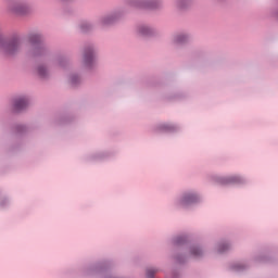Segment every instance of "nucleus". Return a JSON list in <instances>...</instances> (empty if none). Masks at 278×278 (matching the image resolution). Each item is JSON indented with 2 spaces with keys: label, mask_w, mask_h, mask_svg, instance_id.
I'll return each mask as SVG.
<instances>
[{
  "label": "nucleus",
  "mask_w": 278,
  "mask_h": 278,
  "mask_svg": "<svg viewBox=\"0 0 278 278\" xmlns=\"http://www.w3.org/2000/svg\"><path fill=\"white\" fill-rule=\"evenodd\" d=\"M22 45L23 38H21V35L14 34L10 37H4L0 33V51L3 52L4 55L14 58V55L21 51Z\"/></svg>",
  "instance_id": "nucleus-1"
},
{
  "label": "nucleus",
  "mask_w": 278,
  "mask_h": 278,
  "mask_svg": "<svg viewBox=\"0 0 278 278\" xmlns=\"http://www.w3.org/2000/svg\"><path fill=\"white\" fill-rule=\"evenodd\" d=\"M28 42L31 46L33 58H45L49 53V48L45 43V37L39 33H30L28 35Z\"/></svg>",
  "instance_id": "nucleus-2"
},
{
  "label": "nucleus",
  "mask_w": 278,
  "mask_h": 278,
  "mask_svg": "<svg viewBox=\"0 0 278 278\" xmlns=\"http://www.w3.org/2000/svg\"><path fill=\"white\" fill-rule=\"evenodd\" d=\"M131 8H138L139 10H160L162 8L161 0H127Z\"/></svg>",
  "instance_id": "nucleus-3"
},
{
  "label": "nucleus",
  "mask_w": 278,
  "mask_h": 278,
  "mask_svg": "<svg viewBox=\"0 0 278 278\" xmlns=\"http://www.w3.org/2000/svg\"><path fill=\"white\" fill-rule=\"evenodd\" d=\"M213 181L219 186H242L247 184V180L242 176H213Z\"/></svg>",
  "instance_id": "nucleus-4"
},
{
  "label": "nucleus",
  "mask_w": 278,
  "mask_h": 278,
  "mask_svg": "<svg viewBox=\"0 0 278 278\" xmlns=\"http://www.w3.org/2000/svg\"><path fill=\"white\" fill-rule=\"evenodd\" d=\"M97 58V52L94 51V46L89 45L85 47L83 62L84 66L89 71H92L94 67V60Z\"/></svg>",
  "instance_id": "nucleus-5"
},
{
  "label": "nucleus",
  "mask_w": 278,
  "mask_h": 278,
  "mask_svg": "<svg viewBox=\"0 0 278 278\" xmlns=\"http://www.w3.org/2000/svg\"><path fill=\"white\" fill-rule=\"evenodd\" d=\"M201 203V195L197 192H185L179 200V205L182 207H190V205H197Z\"/></svg>",
  "instance_id": "nucleus-6"
},
{
  "label": "nucleus",
  "mask_w": 278,
  "mask_h": 278,
  "mask_svg": "<svg viewBox=\"0 0 278 278\" xmlns=\"http://www.w3.org/2000/svg\"><path fill=\"white\" fill-rule=\"evenodd\" d=\"M9 10L13 13L16 14L17 16H25V14H29V5L26 3H15L11 4L9 7Z\"/></svg>",
  "instance_id": "nucleus-7"
},
{
  "label": "nucleus",
  "mask_w": 278,
  "mask_h": 278,
  "mask_svg": "<svg viewBox=\"0 0 278 278\" xmlns=\"http://www.w3.org/2000/svg\"><path fill=\"white\" fill-rule=\"evenodd\" d=\"M28 106H29V98L27 97L17 98L13 102L14 112H23V110H27Z\"/></svg>",
  "instance_id": "nucleus-8"
},
{
  "label": "nucleus",
  "mask_w": 278,
  "mask_h": 278,
  "mask_svg": "<svg viewBox=\"0 0 278 278\" xmlns=\"http://www.w3.org/2000/svg\"><path fill=\"white\" fill-rule=\"evenodd\" d=\"M156 131H161L162 134H175L176 131H179V126L175 124L163 123L156 126Z\"/></svg>",
  "instance_id": "nucleus-9"
},
{
  "label": "nucleus",
  "mask_w": 278,
  "mask_h": 278,
  "mask_svg": "<svg viewBox=\"0 0 278 278\" xmlns=\"http://www.w3.org/2000/svg\"><path fill=\"white\" fill-rule=\"evenodd\" d=\"M137 31L139 36H142L143 38H153V36H155V29L147 25H139Z\"/></svg>",
  "instance_id": "nucleus-10"
},
{
  "label": "nucleus",
  "mask_w": 278,
  "mask_h": 278,
  "mask_svg": "<svg viewBox=\"0 0 278 278\" xmlns=\"http://www.w3.org/2000/svg\"><path fill=\"white\" fill-rule=\"evenodd\" d=\"M118 18H121V13H113L111 15L102 17L100 23L103 26L114 25V23H116V21H118Z\"/></svg>",
  "instance_id": "nucleus-11"
},
{
  "label": "nucleus",
  "mask_w": 278,
  "mask_h": 278,
  "mask_svg": "<svg viewBox=\"0 0 278 278\" xmlns=\"http://www.w3.org/2000/svg\"><path fill=\"white\" fill-rule=\"evenodd\" d=\"M190 242V237L188 236H178L173 239L174 247H186Z\"/></svg>",
  "instance_id": "nucleus-12"
},
{
  "label": "nucleus",
  "mask_w": 278,
  "mask_h": 278,
  "mask_svg": "<svg viewBox=\"0 0 278 278\" xmlns=\"http://www.w3.org/2000/svg\"><path fill=\"white\" fill-rule=\"evenodd\" d=\"M190 42V36L186 34H178L174 37V45H188Z\"/></svg>",
  "instance_id": "nucleus-13"
},
{
  "label": "nucleus",
  "mask_w": 278,
  "mask_h": 278,
  "mask_svg": "<svg viewBox=\"0 0 278 278\" xmlns=\"http://www.w3.org/2000/svg\"><path fill=\"white\" fill-rule=\"evenodd\" d=\"M190 255L195 260H199L203 255V248L201 245H191L190 247Z\"/></svg>",
  "instance_id": "nucleus-14"
},
{
  "label": "nucleus",
  "mask_w": 278,
  "mask_h": 278,
  "mask_svg": "<svg viewBox=\"0 0 278 278\" xmlns=\"http://www.w3.org/2000/svg\"><path fill=\"white\" fill-rule=\"evenodd\" d=\"M176 5L178 10H188L192 5L191 0H176Z\"/></svg>",
  "instance_id": "nucleus-15"
},
{
  "label": "nucleus",
  "mask_w": 278,
  "mask_h": 278,
  "mask_svg": "<svg viewBox=\"0 0 278 278\" xmlns=\"http://www.w3.org/2000/svg\"><path fill=\"white\" fill-rule=\"evenodd\" d=\"M247 268H249V266L242 263H235L230 265V270H235V273H243Z\"/></svg>",
  "instance_id": "nucleus-16"
},
{
  "label": "nucleus",
  "mask_w": 278,
  "mask_h": 278,
  "mask_svg": "<svg viewBox=\"0 0 278 278\" xmlns=\"http://www.w3.org/2000/svg\"><path fill=\"white\" fill-rule=\"evenodd\" d=\"M229 249H231V244L227 241L219 242L217 244V252L218 253H227V251H229Z\"/></svg>",
  "instance_id": "nucleus-17"
},
{
  "label": "nucleus",
  "mask_w": 278,
  "mask_h": 278,
  "mask_svg": "<svg viewBox=\"0 0 278 278\" xmlns=\"http://www.w3.org/2000/svg\"><path fill=\"white\" fill-rule=\"evenodd\" d=\"M37 74L40 79H47V77H49V71L45 67V65H39L37 67Z\"/></svg>",
  "instance_id": "nucleus-18"
},
{
  "label": "nucleus",
  "mask_w": 278,
  "mask_h": 278,
  "mask_svg": "<svg viewBox=\"0 0 278 278\" xmlns=\"http://www.w3.org/2000/svg\"><path fill=\"white\" fill-rule=\"evenodd\" d=\"M79 27L83 34H88V31H92L94 26H92V24H90L89 22H81Z\"/></svg>",
  "instance_id": "nucleus-19"
},
{
  "label": "nucleus",
  "mask_w": 278,
  "mask_h": 278,
  "mask_svg": "<svg viewBox=\"0 0 278 278\" xmlns=\"http://www.w3.org/2000/svg\"><path fill=\"white\" fill-rule=\"evenodd\" d=\"M70 84L71 86L77 87L79 84H81V78L77 74H72L70 76Z\"/></svg>",
  "instance_id": "nucleus-20"
},
{
  "label": "nucleus",
  "mask_w": 278,
  "mask_h": 278,
  "mask_svg": "<svg viewBox=\"0 0 278 278\" xmlns=\"http://www.w3.org/2000/svg\"><path fill=\"white\" fill-rule=\"evenodd\" d=\"M14 131L18 136H23V134H27V126H25V125H15L14 126Z\"/></svg>",
  "instance_id": "nucleus-21"
},
{
  "label": "nucleus",
  "mask_w": 278,
  "mask_h": 278,
  "mask_svg": "<svg viewBox=\"0 0 278 278\" xmlns=\"http://www.w3.org/2000/svg\"><path fill=\"white\" fill-rule=\"evenodd\" d=\"M176 264H186L188 262V256L186 254H177L174 256Z\"/></svg>",
  "instance_id": "nucleus-22"
},
{
  "label": "nucleus",
  "mask_w": 278,
  "mask_h": 278,
  "mask_svg": "<svg viewBox=\"0 0 278 278\" xmlns=\"http://www.w3.org/2000/svg\"><path fill=\"white\" fill-rule=\"evenodd\" d=\"M156 273H160L159 268H149L147 269L146 276L147 278H155Z\"/></svg>",
  "instance_id": "nucleus-23"
},
{
  "label": "nucleus",
  "mask_w": 278,
  "mask_h": 278,
  "mask_svg": "<svg viewBox=\"0 0 278 278\" xmlns=\"http://www.w3.org/2000/svg\"><path fill=\"white\" fill-rule=\"evenodd\" d=\"M108 269V265H105L104 263H99L93 267V270H96V273H101V270H106Z\"/></svg>",
  "instance_id": "nucleus-24"
},
{
  "label": "nucleus",
  "mask_w": 278,
  "mask_h": 278,
  "mask_svg": "<svg viewBox=\"0 0 278 278\" xmlns=\"http://www.w3.org/2000/svg\"><path fill=\"white\" fill-rule=\"evenodd\" d=\"M66 64H68V59H66L65 56H60L59 66H61V68H66Z\"/></svg>",
  "instance_id": "nucleus-25"
},
{
  "label": "nucleus",
  "mask_w": 278,
  "mask_h": 278,
  "mask_svg": "<svg viewBox=\"0 0 278 278\" xmlns=\"http://www.w3.org/2000/svg\"><path fill=\"white\" fill-rule=\"evenodd\" d=\"M170 278H181V276L179 275V271L177 269H174L172 271Z\"/></svg>",
  "instance_id": "nucleus-26"
},
{
  "label": "nucleus",
  "mask_w": 278,
  "mask_h": 278,
  "mask_svg": "<svg viewBox=\"0 0 278 278\" xmlns=\"http://www.w3.org/2000/svg\"><path fill=\"white\" fill-rule=\"evenodd\" d=\"M269 258L267 256H260L256 258V262H268Z\"/></svg>",
  "instance_id": "nucleus-27"
},
{
  "label": "nucleus",
  "mask_w": 278,
  "mask_h": 278,
  "mask_svg": "<svg viewBox=\"0 0 278 278\" xmlns=\"http://www.w3.org/2000/svg\"><path fill=\"white\" fill-rule=\"evenodd\" d=\"M8 203H9L8 199H2L0 201V207H5V205H8Z\"/></svg>",
  "instance_id": "nucleus-28"
},
{
  "label": "nucleus",
  "mask_w": 278,
  "mask_h": 278,
  "mask_svg": "<svg viewBox=\"0 0 278 278\" xmlns=\"http://www.w3.org/2000/svg\"><path fill=\"white\" fill-rule=\"evenodd\" d=\"M62 1H71V0H62Z\"/></svg>",
  "instance_id": "nucleus-29"
}]
</instances>
